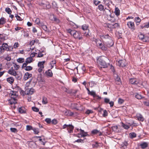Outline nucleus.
<instances>
[{
	"label": "nucleus",
	"mask_w": 149,
	"mask_h": 149,
	"mask_svg": "<svg viewBox=\"0 0 149 149\" xmlns=\"http://www.w3.org/2000/svg\"><path fill=\"white\" fill-rule=\"evenodd\" d=\"M97 62L102 68H107L110 65L109 59L103 56L97 59Z\"/></svg>",
	"instance_id": "1"
},
{
	"label": "nucleus",
	"mask_w": 149,
	"mask_h": 149,
	"mask_svg": "<svg viewBox=\"0 0 149 149\" xmlns=\"http://www.w3.org/2000/svg\"><path fill=\"white\" fill-rule=\"evenodd\" d=\"M102 41L108 47L112 46L113 45V42L111 37L109 36L108 34L104 35L101 37Z\"/></svg>",
	"instance_id": "2"
},
{
	"label": "nucleus",
	"mask_w": 149,
	"mask_h": 149,
	"mask_svg": "<svg viewBox=\"0 0 149 149\" xmlns=\"http://www.w3.org/2000/svg\"><path fill=\"white\" fill-rule=\"evenodd\" d=\"M99 40V39L97 40H96V44L97 46L99 48L101 49L102 50H106L107 49V47H108L107 46V45L103 42V43L99 42L98 41Z\"/></svg>",
	"instance_id": "3"
},
{
	"label": "nucleus",
	"mask_w": 149,
	"mask_h": 149,
	"mask_svg": "<svg viewBox=\"0 0 149 149\" xmlns=\"http://www.w3.org/2000/svg\"><path fill=\"white\" fill-rule=\"evenodd\" d=\"M81 35V33L79 31H77L74 30L73 33H72V36L75 39L81 40L82 39V37L81 36H80Z\"/></svg>",
	"instance_id": "4"
},
{
	"label": "nucleus",
	"mask_w": 149,
	"mask_h": 149,
	"mask_svg": "<svg viewBox=\"0 0 149 149\" xmlns=\"http://www.w3.org/2000/svg\"><path fill=\"white\" fill-rule=\"evenodd\" d=\"M67 128L68 133H70L73 132L74 127L72 125L64 124L63 126V129H65Z\"/></svg>",
	"instance_id": "5"
},
{
	"label": "nucleus",
	"mask_w": 149,
	"mask_h": 149,
	"mask_svg": "<svg viewBox=\"0 0 149 149\" xmlns=\"http://www.w3.org/2000/svg\"><path fill=\"white\" fill-rule=\"evenodd\" d=\"M117 65L120 67H125L126 65L125 60H121L118 61L116 63Z\"/></svg>",
	"instance_id": "6"
},
{
	"label": "nucleus",
	"mask_w": 149,
	"mask_h": 149,
	"mask_svg": "<svg viewBox=\"0 0 149 149\" xmlns=\"http://www.w3.org/2000/svg\"><path fill=\"white\" fill-rule=\"evenodd\" d=\"M8 47V45L6 43H3L2 46L0 47V52L1 53L3 52L5 50L7 51V48Z\"/></svg>",
	"instance_id": "7"
},
{
	"label": "nucleus",
	"mask_w": 149,
	"mask_h": 149,
	"mask_svg": "<svg viewBox=\"0 0 149 149\" xmlns=\"http://www.w3.org/2000/svg\"><path fill=\"white\" fill-rule=\"evenodd\" d=\"M127 25L128 28L132 31H134L135 30V26L133 22L131 21L127 23Z\"/></svg>",
	"instance_id": "8"
},
{
	"label": "nucleus",
	"mask_w": 149,
	"mask_h": 149,
	"mask_svg": "<svg viewBox=\"0 0 149 149\" xmlns=\"http://www.w3.org/2000/svg\"><path fill=\"white\" fill-rule=\"evenodd\" d=\"M40 5L43 6L45 8L49 9L51 7V6L49 3L47 1L41 3L40 4Z\"/></svg>",
	"instance_id": "9"
},
{
	"label": "nucleus",
	"mask_w": 149,
	"mask_h": 149,
	"mask_svg": "<svg viewBox=\"0 0 149 149\" xmlns=\"http://www.w3.org/2000/svg\"><path fill=\"white\" fill-rule=\"evenodd\" d=\"M17 92L16 91H11L10 95L12 99H13L14 100H16V98L17 97Z\"/></svg>",
	"instance_id": "10"
},
{
	"label": "nucleus",
	"mask_w": 149,
	"mask_h": 149,
	"mask_svg": "<svg viewBox=\"0 0 149 149\" xmlns=\"http://www.w3.org/2000/svg\"><path fill=\"white\" fill-rule=\"evenodd\" d=\"M80 134L81 135V137H84L87 136H89V135L87 134V132H84V131L80 129Z\"/></svg>",
	"instance_id": "11"
},
{
	"label": "nucleus",
	"mask_w": 149,
	"mask_h": 149,
	"mask_svg": "<svg viewBox=\"0 0 149 149\" xmlns=\"http://www.w3.org/2000/svg\"><path fill=\"white\" fill-rule=\"evenodd\" d=\"M34 91V89L32 88L29 89L26 88L25 91L27 95H31L33 93Z\"/></svg>",
	"instance_id": "12"
},
{
	"label": "nucleus",
	"mask_w": 149,
	"mask_h": 149,
	"mask_svg": "<svg viewBox=\"0 0 149 149\" xmlns=\"http://www.w3.org/2000/svg\"><path fill=\"white\" fill-rule=\"evenodd\" d=\"M33 59L31 57H29L26 58L25 62L23 63V65L24 66H27L28 64L31 63Z\"/></svg>",
	"instance_id": "13"
},
{
	"label": "nucleus",
	"mask_w": 149,
	"mask_h": 149,
	"mask_svg": "<svg viewBox=\"0 0 149 149\" xmlns=\"http://www.w3.org/2000/svg\"><path fill=\"white\" fill-rule=\"evenodd\" d=\"M50 19L52 20H53L57 23H59L60 22V20L54 15H51L50 17Z\"/></svg>",
	"instance_id": "14"
},
{
	"label": "nucleus",
	"mask_w": 149,
	"mask_h": 149,
	"mask_svg": "<svg viewBox=\"0 0 149 149\" xmlns=\"http://www.w3.org/2000/svg\"><path fill=\"white\" fill-rule=\"evenodd\" d=\"M129 82L132 84H137L139 83V81L135 78H131L129 81Z\"/></svg>",
	"instance_id": "15"
},
{
	"label": "nucleus",
	"mask_w": 149,
	"mask_h": 149,
	"mask_svg": "<svg viewBox=\"0 0 149 149\" xmlns=\"http://www.w3.org/2000/svg\"><path fill=\"white\" fill-rule=\"evenodd\" d=\"M103 13L104 14L106 15L107 16H109L111 17V14L110 10L105 8L103 11Z\"/></svg>",
	"instance_id": "16"
},
{
	"label": "nucleus",
	"mask_w": 149,
	"mask_h": 149,
	"mask_svg": "<svg viewBox=\"0 0 149 149\" xmlns=\"http://www.w3.org/2000/svg\"><path fill=\"white\" fill-rule=\"evenodd\" d=\"M8 73L10 74L15 76L16 75L17 73L13 69H10L9 70Z\"/></svg>",
	"instance_id": "17"
},
{
	"label": "nucleus",
	"mask_w": 149,
	"mask_h": 149,
	"mask_svg": "<svg viewBox=\"0 0 149 149\" xmlns=\"http://www.w3.org/2000/svg\"><path fill=\"white\" fill-rule=\"evenodd\" d=\"M45 74L49 77H52L53 75L52 71L50 69L46 71L45 72Z\"/></svg>",
	"instance_id": "18"
},
{
	"label": "nucleus",
	"mask_w": 149,
	"mask_h": 149,
	"mask_svg": "<svg viewBox=\"0 0 149 149\" xmlns=\"http://www.w3.org/2000/svg\"><path fill=\"white\" fill-rule=\"evenodd\" d=\"M32 75V74L29 73V72H26L24 77V79L25 80H27L28 79L31 77Z\"/></svg>",
	"instance_id": "19"
},
{
	"label": "nucleus",
	"mask_w": 149,
	"mask_h": 149,
	"mask_svg": "<svg viewBox=\"0 0 149 149\" xmlns=\"http://www.w3.org/2000/svg\"><path fill=\"white\" fill-rule=\"evenodd\" d=\"M91 133L93 134H97L98 136H101L102 135V133L97 130H94L91 131Z\"/></svg>",
	"instance_id": "20"
},
{
	"label": "nucleus",
	"mask_w": 149,
	"mask_h": 149,
	"mask_svg": "<svg viewBox=\"0 0 149 149\" xmlns=\"http://www.w3.org/2000/svg\"><path fill=\"white\" fill-rule=\"evenodd\" d=\"M40 26H41L42 29L45 31L49 32V30L47 29V27L45 25H44L43 23H41V24L40 25Z\"/></svg>",
	"instance_id": "21"
},
{
	"label": "nucleus",
	"mask_w": 149,
	"mask_h": 149,
	"mask_svg": "<svg viewBox=\"0 0 149 149\" xmlns=\"http://www.w3.org/2000/svg\"><path fill=\"white\" fill-rule=\"evenodd\" d=\"M22 68H25V69L26 71H30L32 70L33 68L30 66H24L23 65H23L22 66Z\"/></svg>",
	"instance_id": "22"
},
{
	"label": "nucleus",
	"mask_w": 149,
	"mask_h": 149,
	"mask_svg": "<svg viewBox=\"0 0 149 149\" xmlns=\"http://www.w3.org/2000/svg\"><path fill=\"white\" fill-rule=\"evenodd\" d=\"M14 81V79L12 77H10L7 79V81L11 84H12L13 83Z\"/></svg>",
	"instance_id": "23"
},
{
	"label": "nucleus",
	"mask_w": 149,
	"mask_h": 149,
	"mask_svg": "<svg viewBox=\"0 0 149 149\" xmlns=\"http://www.w3.org/2000/svg\"><path fill=\"white\" fill-rule=\"evenodd\" d=\"M18 111L19 112L22 113H25L26 112V110L24 108L22 107H19L18 109Z\"/></svg>",
	"instance_id": "24"
},
{
	"label": "nucleus",
	"mask_w": 149,
	"mask_h": 149,
	"mask_svg": "<svg viewBox=\"0 0 149 149\" xmlns=\"http://www.w3.org/2000/svg\"><path fill=\"white\" fill-rule=\"evenodd\" d=\"M148 144L147 142H143L140 144V146L142 149L146 148L148 146Z\"/></svg>",
	"instance_id": "25"
},
{
	"label": "nucleus",
	"mask_w": 149,
	"mask_h": 149,
	"mask_svg": "<svg viewBox=\"0 0 149 149\" xmlns=\"http://www.w3.org/2000/svg\"><path fill=\"white\" fill-rule=\"evenodd\" d=\"M127 123L130 126H137V124L134 123L133 121H130V122H127Z\"/></svg>",
	"instance_id": "26"
},
{
	"label": "nucleus",
	"mask_w": 149,
	"mask_h": 149,
	"mask_svg": "<svg viewBox=\"0 0 149 149\" xmlns=\"http://www.w3.org/2000/svg\"><path fill=\"white\" fill-rule=\"evenodd\" d=\"M45 61L39 62L38 63V66L40 68H44V64L45 63Z\"/></svg>",
	"instance_id": "27"
},
{
	"label": "nucleus",
	"mask_w": 149,
	"mask_h": 149,
	"mask_svg": "<svg viewBox=\"0 0 149 149\" xmlns=\"http://www.w3.org/2000/svg\"><path fill=\"white\" fill-rule=\"evenodd\" d=\"M6 19L4 17L0 19V25H3L6 22Z\"/></svg>",
	"instance_id": "28"
},
{
	"label": "nucleus",
	"mask_w": 149,
	"mask_h": 149,
	"mask_svg": "<svg viewBox=\"0 0 149 149\" xmlns=\"http://www.w3.org/2000/svg\"><path fill=\"white\" fill-rule=\"evenodd\" d=\"M114 13L117 16L119 15L120 10L118 8L116 7L115 8Z\"/></svg>",
	"instance_id": "29"
},
{
	"label": "nucleus",
	"mask_w": 149,
	"mask_h": 149,
	"mask_svg": "<svg viewBox=\"0 0 149 149\" xmlns=\"http://www.w3.org/2000/svg\"><path fill=\"white\" fill-rule=\"evenodd\" d=\"M42 104H46L47 103H48V101H47V98L45 97H42Z\"/></svg>",
	"instance_id": "30"
},
{
	"label": "nucleus",
	"mask_w": 149,
	"mask_h": 149,
	"mask_svg": "<svg viewBox=\"0 0 149 149\" xmlns=\"http://www.w3.org/2000/svg\"><path fill=\"white\" fill-rule=\"evenodd\" d=\"M98 8L99 10H100V11H104V6L101 4H100L98 6Z\"/></svg>",
	"instance_id": "31"
},
{
	"label": "nucleus",
	"mask_w": 149,
	"mask_h": 149,
	"mask_svg": "<svg viewBox=\"0 0 149 149\" xmlns=\"http://www.w3.org/2000/svg\"><path fill=\"white\" fill-rule=\"evenodd\" d=\"M88 26L86 24H84L83 25H82L81 26L82 29L84 31H87L88 30Z\"/></svg>",
	"instance_id": "32"
},
{
	"label": "nucleus",
	"mask_w": 149,
	"mask_h": 149,
	"mask_svg": "<svg viewBox=\"0 0 149 149\" xmlns=\"http://www.w3.org/2000/svg\"><path fill=\"white\" fill-rule=\"evenodd\" d=\"M112 28L115 29H118L120 27V25L119 24L117 23H115L113 24L112 25Z\"/></svg>",
	"instance_id": "33"
},
{
	"label": "nucleus",
	"mask_w": 149,
	"mask_h": 149,
	"mask_svg": "<svg viewBox=\"0 0 149 149\" xmlns=\"http://www.w3.org/2000/svg\"><path fill=\"white\" fill-rule=\"evenodd\" d=\"M16 100H14L13 99L11 100H10L9 101V103L10 104H15L17 103V102H16Z\"/></svg>",
	"instance_id": "34"
},
{
	"label": "nucleus",
	"mask_w": 149,
	"mask_h": 149,
	"mask_svg": "<svg viewBox=\"0 0 149 149\" xmlns=\"http://www.w3.org/2000/svg\"><path fill=\"white\" fill-rule=\"evenodd\" d=\"M99 144H100V143L97 142H96L93 143L92 144L93 147V148H97L98 147V146H99Z\"/></svg>",
	"instance_id": "35"
},
{
	"label": "nucleus",
	"mask_w": 149,
	"mask_h": 149,
	"mask_svg": "<svg viewBox=\"0 0 149 149\" xmlns=\"http://www.w3.org/2000/svg\"><path fill=\"white\" fill-rule=\"evenodd\" d=\"M137 117L138 120L141 121L142 122H143L144 120V118L142 115L140 114Z\"/></svg>",
	"instance_id": "36"
},
{
	"label": "nucleus",
	"mask_w": 149,
	"mask_h": 149,
	"mask_svg": "<svg viewBox=\"0 0 149 149\" xmlns=\"http://www.w3.org/2000/svg\"><path fill=\"white\" fill-rule=\"evenodd\" d=\"M122 126L125 129H128L130 128L129 126L123 123H122Z\"/></svg>",
	"instance_id": "37"
},
{
	"label": "nucleus",
	"mask_w": 149,
	"mask_h": 149,
	"mask_svg": "<svg viewBox=\"0 0 149 149\" xmlns=\"http://www.w3.org/2000/svg\"><path fill=\"white\" fill-rule=\"evenodd\" d=\"M5 10L6 12L9 14H11L12 13V11L9 8H6Z\"/></svg>",
	"instance_id": "38"
},
{
	"label": "nucleus",
	"mask_w": 149,
	"mask_h": 149,
	"mask_svg": "<svg viewBox=\"0 0 149 149\" xmlns=\"http://www.w3.org/2000/svg\"><path fill=\"white\" fill-rule=\"evenodd\" d=\"M24 61V58H19L17 59V61L20 63H23Z\"/></svg>",
	"instance_id": "39"
},
{
	"label": "nucleus",
	"mask_w": 149,
	"mask_h": 149,
	"mask_svg": "<svg viewBox=\"0 0 149 149\" xmlns=\"http://www.w3.org/2000/svg\"><path fill=\"white\" fill-rule=\"evenodd\" d=\"M35 23L39 25V26H40V25L41 24V23L40 22V19L38 18H37L35 20Z\"/></svg>",
	"instance_id": "40"
},
{
	"label": "nucleus",
	"mask_w": 149,
	"mask_h": 149,
	"mask_svg": "<svg viewBox=\"0 0 149 149\" xmlns=\"http://www.w3.org/2000/svg\"><path fill=\"white\" fill-rule=\"evenodd\" d=\"M127 141H124L123 142L122 144L121 145L122 147L125 148V147L126 148L127 146Z\"/></svg>",
	"instance_id": "41"
},
{
	"label": "nucleus",
	"mask_w": 149,
	"mask_h": 149,
	"mask_svg": "<svg viewBox=\"0 0 149 149\" xmlns=\"http://www.w3.org/2000/svg\"><path fill=\"white\" fill-rule=\"evenodd\" d=\"M134 20L137 23H139L141 21V19L139 17H137L135 18Z\"/></svg>",
	"instance_id": "42"
},
{
	"label": "nucleus",
	"mask_w": 149,
	"mask_h": 149,
	"mask_svg": "<svg viewBox=\"0 0 149 149\" xmlns=\"http://www.w3.org/2000/svg\"><path fill=\"white\" fill-rule=\"evenodd\" d=\"M135 97L137 99H140L142 98V97L141 95L136 93L135 95Z\"/></svg>",
	"instance_id": "43"
},
{
	"label": "nucleus",
	"mask_w": 149,
	"mask_h": 149,
	"mask_svg": "<svg viewBox=\"0 0 149 149\" xmlns=\"http://www.w3.org/2000/svg\"><path fill=\"white\" fill-rule=\"evenodd\" d=\"M15 76V77L18 80H20L21 78V75L18 74L17 73L16 74V75Z\"/></svg>",
	"instance_id": "44"
},
{
	"label": "nucleus",
	"mask_w": 149,
	"mask_h": 149,
	"mask_svg": "<svg viewBox=\"0 0 149 149\" xmlns=\"http://www.w3.org/2000/svg\"><path fill=\"white\" fill-rule=\"evenodd\" d=\"M145 36L141 34L139 36V39L141 40L142 41H143V39H144V37Z\"/></svg>",
	"instance_id": "45"
},
{
	"label": "nucleus",
	"mask_w": 149,
	"mask_h": 149,
	"mask_svg": "<svg viewBox=\"0 0 149 149\" xmlns=\"http://www.w3.org/2000/svg\"><path fill=\"white\" fill-rule=\"evenodd\" d=\"M52 123L54 125H56L58 123V122L56 119H54L51 121Z\"/></svg>",
	"instance_id": "46"
},
{
	"label": "nucleus",
	"mask_w": 149,
	"mask_h": 149,
	"mask_svg": "<svg viewBox=\"0 0 149 149\" xmlns=\"http://www.w3.org/2000/svg\"><path fill=\"white\" fill-rule=\"evenodd\" d=\"M10 130L11 132L14 133H16L17 132V129L15 128H10Z\"/></svg>",
	"instance_id": "47"
},
{
	"label": "nucleus",
	"mask_w": 149,
	"mask_h": 149,
	"mask_svg": "<svg viewBox=\"0 0 149 149\" xmlns=\"http://www.w3.org/2000/svg\"><path fill=\"white\" fill-rule=\"evenodd\" d=\"M148 41H149V38L148 37L145 36L143 41L144 42H146Z\"/></svg>",
	"instance_id": "48"
},
{
	"label": "nucleus",
	"mask_w": 149,
	"mask_h": 149,
	"mask_svg": "<svg viewBox=\"0 0 149 149\" xmlns=\"http://www.w3.org/2000/svg\"><path fill=\"white\" fill-rule=\"evenodd\" d=\"M130 136L132 138L135 137L136 136V134L134 133H131L130 134Z\"/></svg>",
	"instance_id": "49"
},
{
	"label": "nucleus",
	"mask_w": 149,
	"mask_h": 149,
	"mask_svg": "<svg viewBox=\"0 0 149 149\" xmlns=\"http://www.w3.org/2000/svg\"><path fill=\"white\" fill-rule=\"evenodd\" d=\"M32 109L33 111L36 112H38L39 111V109L36 107H32Z\"/></svg>",
	"instance_id": "50"
},
{
	"label": "nucleus",
	"mask_w": 149,
	"mask_h": 149,
	"mask_svg": "<svg viewBox=\"0 0 149 149\" xmlns=\"http://www.w3.org/2000/svg\"><path fill=\"white\" fill-rule=\"evenodd\" d=\"M74 30H72L71 29H69L67 30V32L70 34L71 35H72V33H73V31Z\"/></svg>",
	"instance_id": "51"
},
{
	"label": "nucleus",
	"mask_w": 149,
	"mask_h": 149,
	"mask_svg": "<svg viewBox=\"0 0 149 149\" xmlns=\"http://www.w3.org/2000/svg\"><path fill=\"white\" fill-rule=\"evenodd\" d=\"M26 130L29 131L31 130H33V128L30 125H27L26 126Z\"/></svg>",
	"instance_id": "52"
},
{
	"label": "nucleus",
	"mask_w": 149,
	"mask_h": 149,
	"mask_svg": "<svg viewBox=\"0 0 149 149\" xmlns=\"http://www.w3.org/2000/svg\"><path fill=\"white\" fill-rule=\"evenodd\" d=\"M45 121L48 124H50L51 123V120L49 118H46L45 119Z\"/></svg>",
	"instance_id": "53"
},
{
	"label": "nucleus",
	"mask_w": 149,
	"mask_h": 149,
	"mask_svg": "<svg viewBox=\"0 0 149 149\" xmlns=\"http://www.w3.org/2000/svg\"><path fill=\"white\" fill-rule=\"evenodd\" d=\"M14 66L15 67V69L16 70H17L19 68V66L16 64H14Z\"/></svg>",
	"instance_id": "54"
},
{
	"label": "nucleus",
	"mask_w": 149,
	"mask_h": 149,
	"mask_svg": "<svg viewBox=\"0 0 149 149\" xmlns=\"http://www.w3.org/2000/svg\"><path fill=\"white\" fill-rule=\"evenodd\" d=\"M103 117H105L107 116L108 113L106 110H104L103 111V113L102 114Z\"/></svg>",
	"instance_id": "55"
},
{
	"label": "nucleus",
	"mask_w": 149,
	"mask_h": 149,
	"mask_svg": "<svg viewBox=\"0 0 149 149\" xmlns=\"http://www.w3.org/2000/svg\"><path fill=\"white\" fill-rule=\"evenodd\" d=\"M118 127L117 126H113L112 127L113 130L114 131L117 132Z\"/></svg>",
	"instance_id": "56"
},
{
	"label": "nucleus",
	"mask_w": 149,
	"mask_h": 149,
	"mask_svg": "<svg viewBox=\"0 0 149 149\" xmlns=\"http://www.w3.org/2000/svg\"><path fill=\"white\" fill-rule=\"evenodd\" d=\"M33 130L35 134H38V133H39V132L38 129L34 128V129H33Z\"/></svg>",
	"instance_id": "57"
},
{
	"label": "nucleus",
	"mask_w": 149,
	"mask_h": 149,
	"mask_svg": "<svg viewBox=\"0 0 149 149\" xmlns=\"http://www.w3.org/2000/svg\"><path fill=\"white\" fill-rule=\"evenodd\" d=\"M13 47L12 46H8L7 48V51H13Z\"/></svg>",
	"instance_id": "58"
},
{
	"label": "nucleus",
	"mask_w": 149,
	"mask_h": 149,
	"mask_svg": "<svg viewBox=\"0 0 149 149\" xmlns=\"http://www.w3.org/2000/svg\"><path fill=\"white\" fill-rule=\"evenodd\" d=\"M110 102V100L109 99L107 98H105L104 99V102L106 104L109 103Z\"/></svg>",
	"instance_id": "59"
},
{
	"label": "nucleus",
	"mask_w": 149,
	"mask_h": 149,
	"mask_svg": "<svg viewBox=\"0 0 149 149\" xmlns=\"http://www.w3.org/2000/svg\"><path fill=\"white\" fill-rule=\"evenodd\" d=\"M19 46V43L18 42H15L13 45L14 48L15 49H16Z\"/></svg>",
	"instance_id": "60"
},
{
	"label": "nucleus",
	"mask_w": 149,
	"mask_h": 149,
	"mask_svg": "<svg viewBox=\"0 0 149 149\" xmlns=\"http://www.w3.org/2000/svg\"><path fill=\"white\" fill-rule=\"evenodd\" d=\"M93 113V111L91 110H87L85 112L88 115Z\"/></svg>",
	"instance_id": "61"
},
{
	"label": "nucleus",
	"mask_w": 149,
	"mask_h": 149,
	"mask_svg": "<svg viewBox=\"0 0 149 149\" xmlns=\"http://www.w3.org/2000/svg\"><path fill=\"white\" fill-rule=\"evenodd\" d=\"M89 94L93 96L94 97L96 94L95 92L91 91L89 93Z\"/></svg>",
	"instance_id": "62"
},
{
	"label": "nucleus",
	"mask_w": 149,
	"mask_h": 149,
	"mask_svg": "<svg viewBox=\"0 0 149 149\" xmlns=\"http://www.w3.org/2000/svg\"><path fill=\"white\" fill-rule=\"evenodd\" d=\"M94 1V3L96 5V6L97 5L99 4L100 3H101L100 1H96L95 0H94L93 1Z\"/></svg>",
	"instance_id": "63"
},
{
	"label": "nucleus",
	"mask_w": 149,
	"mask_h": 149,
	"mask_svg": "<svg viewBox=\"0 0 149 149\" xmlns=\"http://www.w3.org/2000/svg\"><path fill=\"white\" fill-rule=\"evenodd\" d=\"M124 102V100L122 99L121 98H119L118 100V103L119 104H122Z\"/></svg>",
	"instance_id": "64"
}]
</instances>
